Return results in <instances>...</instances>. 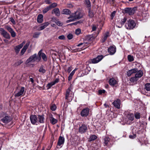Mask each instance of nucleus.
Here are the masks:
<instances>
[{
  "mask_svg": "<svg viewBox=\"0 0 150 150\" xmlns=\"http://www.w3.org/2000/svg\"><path fill=\"white\" fill-rule=\"evenodd\" d=\"M85 2L87 5V6L90 7L91 6V3L89 0H85Z\"/></svg>",
  "mask_w": 150,
  "mask_h": 150,
  "instance_id": "37998d69",
  "label": "nucleus"
},
{
  "mask_svg": "<svg viewBox=\"0 0 150 150\" xmlns=\"http://www.w3.org/2000/svg\"><path fill=\"white\" fill-rule=\"evenodd\" d=\"M30 119L31 123L33 125H38V116L35 115H31Z\"/></svg>",
  "mask_w": 150,
  "mask_h": 150,
  "instance_id": "1a4fd4ad",
  "label": "nucleus"
},
{
  "mask_svg": "<svg viewBox=\"0 0 150 150\" xmlns=\"http://www.w3.org/2000/svg\"><path fill=\"white\" fill-rule=\"evenodd\" d=\"M112 104L117 109L120 108V101L119 99H117L112 103Z\"/></svg>",
  "mask_w": 150,
  "mask_h": 150,
  "instance_id": "a211bd4d",
  "label": "nucleus"
},
{
  "mask_svg": "<svg viewBox=\"0 0 150 150\" xmlns=\"http://www.w3.org/2000/svg\"><path fill=\"white\" fill-rule=\"evenodd\" d=\"M129 138L131 139H133L136 137V135L134 134L133 135H130L129 136Z\"/></svg>",
  "mask_w": 150,
  "mask_h": 150,
  "instance_id": "052dcab7",
  "label": "nucleus"
},
{
  "mask_svg": "<svg viewBox=\"0 0 150 150\" xmlns=\"http://www.w3.org/2000/svg\"><path fill=\"white\" fill-rule=\"evenodd\" d=\"M43 16L41 14H39L37 17V21L38 23H41L43 21Z\"/></svg>",
  "mask_w": 150,
  "mask_h": 150,
  "instance_id": "393cba45",
  "label": "nucleus"
},
{
  "mask_svg": "<svg viewBox=\"0 0 150 150\" xmlns=\"http://www.w3.org/2000/svg\"><path fill=\"white\" fill-rule=\"evenodd\" d=\"M72 70V67H71L70 66L68 67V69L67 70V72H68V73H69Z\"/></svg>",
  "mask_w": 150,
  "mask_h": 150,
  "instance_id": "680f3d73",
  "label": "nucleus"
},
{
  "mask_svg": "<svg viewBox=\"0 0 150 150\" xmlns=\"http://www.w3.org/2000/svg\"><path fill=\"white\" fill-rule=\"evenodd\" d=\"M125 115L127 120L132 121L134 119V115L132 113L126 112L125 113Z\"/></svg>",
  "mask_w": 150,
  "mask_h": 150,
  "instance_id": "423d86ee",
  "label": "nucleus"
},
{
  "mask_svg": "<svg viewBox=\"0 0 150 150\" xmlns=\"http://www.w3.org/2000/svg\"><path fill=\"white\" fill-rule=\"evenodd\" d=\"M73 6V5L71 4H67V7L68 8H72Z\"/></svg>",
  "mask_w": 150,
  "mask_h": 150,
  "instance_id": "338daca9",
  "label": "nucleus"
},
{
  "mask_svg": "<svg viewBox=\"0 0 150 150\" xmlns=\"http://www.w3.org/2000/svg\"><path fill=\"white\" fill-rule=\"evenodd\" d=\"M110 138L108 137H105L104 139V143L106 145H107L110 141Z\"/></svg>",
  "mask_w": 150,
  "mask_h": 150,
  "instance_id": "c9c22d12",
  "label": "nucleus"
},
{
  "mask_svg": "<svg viewBox=\"0 0 150 150\" xmlns=\"http://www.w3.org/2000/svg\"><path fill=\"white\" fill-rule=\"evenodd\" d=\"M44 1L46 4H49L51 3L50 0H45Z\"/></svg>",
  "mask_w": 150,
  "mask_h": 150,
  "instance_id": "bf43d9fd",
  "label": "nucleus"
},
{
  "mask_svg": "<svg viewBox=\"0 0 150 150\" xmlns=\"http://www.w3.org/2000/svg\"><path fill=\"white\" fill-rule=\"evenodd\" d=\"M30 44V42L28 41L27 42L26 44L24 46L23 48L25 49L26 50V49H27L28 47L29 46V45Z\"/></svg>",
  "mask_w": 150,
  "mask_h": 150,
  "instance_id": "a18cd8bd",
  "label": "nucleus"
},
{
  "mask_svg": "<svg viewBox=\"0 0 150 150\" xmlns=\"http://www.w3.org/2000/svg\"><path fill=\"white\" fill-rule=\"evenodd\" d=\"M109 33L108 32H106L104 34V37H105L106 39H107L108 37L109 36Z\"/></svg>",
  "mask_w": 150,
  "mask_h": 150,
  "instance_id": "4d7b16f0",
  "label": "nucleus"
},
{
  "mask_svg": "<svg viewBox=\"0 0 150 150\" xmlns=\"http://www.w3.org/2000/svg\"><path fill=\"white\" fill-rule=\"evenodd\" d=\"M23 62L21 60H19L15 63V65L16 66H18V65H19L20 64H21V63H22Z\"/></svg>",
  "mask_w": 150,
  "mask_h": 150,
  "instance_id": "c03bdc74",
  "label": "nucleus"
},
{
  "mask_svg": "<svg viewBox=\"0 0 150 150\" xmlns=\"http://www.w3.org/2000/svg\"><path fill=\"white\" fill-rule=\"evenodd\" d=\"M71 13L70 11L68 9H64L62 11V13L64 14L68 15Z\"/></svg>",
  "mask_w": 150,
  "mask_h": 150,
  "instance_id": "cd10ccee",
  "label": "nucleus"
},
{
  "mask_svg": "<svg viewBox=\"0 0 150 150\" xmlns=\"http://www.w3.org/2000/svg\"><path fill=\"white\" fill-rule=\"evenodd\" d=\"M57 108V107L56 105L54 104H53L50 106L51 110L53 111H54L56 110Z\"/></svg>",
  "mask_w": 150,
  "mask_h": 150,
  "instance_id": "4c0bfd02",
  "label": "nucleus"
},
{
  "mask_svg": "<svg viewBox=\"0 0 150 150\" xmlns=\"http://www.w3.org/2000/svg\"><path fill=\"white\" fill-rule=\"evenodd\" d=\"M40 34V33L36 32L35 33L33 36V37L34 38H38Z\"/></svg>",
  "mask_w": 150,
  "mask_h": 150,
  "instance_id": "79ce46f5",
  "label": "nucleus"
},
{
  "mask_svg": "<svg viewBox=\"0 0 150 150\" xmlns=\"http://www.w3.org/2000/svg\"><path fill=\"white\" fill-rule=\"evenodd\" d=\"M98 25H93L92 26V31H96L97 29V28L98 27Z\"/></svg>",
  "mask_w": 150,
  "mask_h": 150,
  "instance_id": "ea45409f",
  "label": "nucleus"
},
{
  "mask_svg": "<svg viewBox=\"0 0 150 150\" xmlns=\"http://www.w3.org/2000/svg\"><path fill=\"white\" fill-rule=\"evenodd\" d=\"M0 33L4 38L6 39H10L11 37L9 34L3 28H0Z\"/></svg>",
  "mask_w": 150,
  "mask_h": 150,
  "instance_id": "6e6552de",
  "label": "nucleus"
},
{
  "mask_svg": "<svg viewBox=\"0 0 150 150\" xmlns=\"http://www.w3.org/2000/svg\"><path fill=\"white\" fill-rule=\"evenodd\" d=\"M134 116L136 119H139L141 117L140 113L138 112H136L134 113Z\"/></svg>",
  "mask_w": 150,
  "mask_h": 150,
  "instance_id": "473e14b6",
  "label": "nucleus"
},
{
  "mask_svg": "<svg viewBox=\"0 0 150 150\" xmlns=\"http://www.w3.org/2000/svg\"><path fill=\"white\" fill-rule=\"evenodd\" d=\"M117 82L116 80L113 78L110 79L109 81V84L112 86H114L117 84Z\"/></svg>",
  "mask_w": 150,
  "mask_h": 150,
  "instance_id": "5701e85b",
  "label": "nucleus"
},
{
  "mask_svg": "<svg viewBox=\"0 0 150 150\" xmlns=\"http://www.w3.org/2000/svg\"><path fill=\"white\" fill-rule=\"evenodd\" d=\"M103 58L102 55H98L96 58H93L91 59L92 63L93 64H96L100 62Z\"/></svg>",
  "mask_w": 150,
  "mask_h": 150,
  "instance_id": "ddd939ff",
  "label": "nucleus"
},
{
  "mask_svg": "<svg viewBox=\"0 0 150 150\" xmlns=\"http://www.w3.org/2000/svg\"><path fill=\"white\" fill-rule=\"evenodd\" d=\"M37 55L36 54H35L31 56L26 61V62L28 63L30 62H34L36 61L37 62Z\"/></svg>",
  "mask_w": 150,
  "mask_h": 150,
  "instance_id": "9b49d317",
  "label": "nucleus"
},
{
  "mask_svg": "<svg viewBox=\"0 0 150 150\" xmlns=\"http://www.w3.org/2000/svg\"><path fill=\"white\" fill-rule=\"evenodd\" d=\"M3 117H4L1 119V121L3 123H7L11 121V118L9 116L4 114Z\"/></svg>",
  "mask_w": 150,
  "mask_h": 150,
  "instance_id": "f8f14e48",
  "label": "nucleus"
},
{
  "mask_svg": "<svg viewBox=\"0 0 150 150\" xmlns=\"http://www.w3.org/2000/svg\"><path fill=\"white\" fill-rule=\"evenodd\" d=\"M108 52L111 55L114 54L116 52V48L115 46H110L108 49Z\"/></svg>",
  "mask_w": 150,
  "mask_h": 150,
  "instance_id": "2eb2a0df",
  "label": "nucleus"
},
{
  "mask_svg": "<svg viewBox=\"0 0 150 150\" xmlns=\"http://www.w3.org/2000/svg\"><path fill=\"white\" fill-rule=\"evenodd\" d=\"M88 129L87 125L84 124H82L79 125V127L78 130L79 132L81 134L86 132Z\"/></svg>",
  "mask_w": 150,
  "mask_h": 150,
  "instance_id": "7ed1b4c3",
  "label": "nucleus"
},
{
  "mask_svg": "<svg viewBox=\"0 0 150 150\" xmlns=\"http://www.w3.org/2000/svg\"><path fill=\"white\" fill-rule=\"evenodd\" d=\"M24 90L25 88L24 87H21L18 93L15 94V96L19 97L22 96L24 92Z\"/></svg>",
  "mask_w": 150,
  "mask_h": 150,
  "instance_id": "6ab92c4d",
  "label": "nucleus"
},
{
  "mask_svg": "<svg viewBox=\"0 0 150 150\" xmlns=\"http://www.w3.org/2000/svg\"><path fill=\"white\" fill-rule=\"evenodd\" d=\"M26 50L23 48L21 52V55H23V54H24Z\"/></svg>",
  "mask_w": 150,
  "mask_h": 150,
  "instance_id": "6e6d98bb",
  "label": "nucleus"
},
{
  "mask_svg": "<svg viewBox=\"0 0 150 150\" xmlns=\"http://www.w3.org/2000/svg\"><path fill=\"white\" fill-rule=\"evenodd\" d=\"M127 58L129 62H132L134 60V58L133 56L131 55H128Z\"/></svg>",
  "mask_w": 150,
  "mask_h": 150,
  "instance_id": "72a5a7b5",
  "label": "nucleus"
},
{
  "mask_svg": "<svg viewBox=\"0 0 150 150\" xmlns=\"http://www.w3.org/2000/svg\"><path fill=\"white\" fill-rule=\"evenodd\" d=\"M126 20L127 18L125 17L123 19H122L121 20V21L120 22V23L122 25H123L124 24V23L126 21Z\"/></svg>",
  "mask_w": 150,
  "mask_h": 150,
  "instance_id": "a19ab883",
  "label": "nucleus"
},
{
  "mask_svg": "<svg viewBox=\"0 0 150 150\" xmlns=\"http://www.w3.org/2000/svg\"><path fill=\"white\" fill-rule=\"evenodd\" d=\"M56 23L59 26H61L63 25V23H61L60 21H57L56 22Z\"/></svg>",
  "mask_w": 150,
  "mask_h": 150,
  "instance_id": "09e8293b",
  "label": "nucleus"
},
{
  "mask_svg": "<svg viewBox=\"0 0 150 150\" xmlns=\"http://www.w3.org/2000/svg\"><path fill=\"white\" fill-rule=\"evenodd\" d=\"M49 24V23L48 22H46L41 24L38 30H41L44 29Z\"/></svg>",
  "mask_w": 150,
  "mask_h": 150,
  "instance_id": "b1692460",
  "label": "nucleus"
},
{
  "mask_svg": "<svg viewBox=\"0 0 150 150\" xmlns=\"http://www.w3.org/2000/svg\"><path fill=\"white\" fill-rule=\"evenodd\" d=\"M106 39H107L104 37V38L101 40V42H104L105 41Z\"/></svg>",
  "mask_w": 150,
  "mask_h": 150,
  "instance_id": "774afa93",
  "label": "nucleus"
},
{
  "mask_svg": "<svg viewBox=\"0 0 150 150\" xmlns=\"http://www.w3.org/2000/svg\"><path fill=\"white\" fill-rule=\"evenodd\" d=\"M138 71L136 68H134L129 70L127 72V75L128 76H130L132 74L135 73Z\"/></svg>",
  "mask_w": 150,
  "mask_h": 150,
  "instance_id": "4be33fe9",
  "label": "nucleus"
},
{
  "mask_svg": "<svg viewBox=\"0 0 150 150\" xmlns=\"http://www.w3.org/2000/svg\"><path fill=\"white\" fill-rule=\"evenodd\" d=\"M88 15L91 18H92L94 16L93 13L90 11V9L88 12Z\"/></svg>",
  "mask_w": 150,
  "mask_h": 150,
  "instance_id": "49530a36",
  "label": "nucleus"
},
{
  "mask_svg": "<svg viewBox=\"0 0 150 150\" xmlns=\"http://www.w3.org/2000/svg\"><path fill=\"white\" fill-rule=\"evenodd\" d=\"M67 38L69 40L72 39L73 38V35L71 33H69L67 35Z\"/></svg>",
  "mask_w": 150,
  "mask_h": 150,
  "instance_id": "864d4df0",
  "label": "nucleus"
},
{
  "mask_svg": "<svg viewBox=\"0 0 150 150\" xmlns=\"http://www.w3.org/2000/svg\"><path fill=\"white\" fill-rule=\"evenodd\" d=\"M10 21L13 24H15L16 23L15 22L14 19L13 18H10Z\"/></svg>",
  "mask_w": 150,
  "mask_h": 150,
  "instance_id": "e2e57ef3",
  "label": "nucleus"
},
{
  "mask_svg": "<svg viewBox=\"0 0 150 150\" xmlns=\"http://www.w3.org/2000/svg\"><path fill=\"white\" fill-rule=\"evenodd\" d=\"M83 14L81 13L79 11H76L71 14L70 16L68 18V19H70L67 20L66 22L67 23H69L74 21L77 19L81 18Z\"/></svg>",
  "mask_w": 150,
  "mask_h": 150,
  "instance_id": "f257e3e1",
  "label": "nucleus"
},
{
  "mask_svg": "<svg viewBox=\"0 0 150 150\" xmlns=\"http://www.w3.org/2000/svg\"><path fill=\"white\" fill-rule=\"evenodd\" d=\"M87 43H79V44H78L77 45V46L78 47H80L82 45H83V47H85L87 45Z\"/></svg>",
  "mask_w": 150,
  "mask_h": 150,
  "instance_id": "3c124183",
  "label": "nucleus"
},
{
  "mask_svg": "<svg viewBox=\"0 0 150 150\" xmlns=\"http://www.w3.org/2000/svg\"><path fill=\"white\" fill-rule=\"evenodd\" d=\"M74 95V94L72 93L70 89L68 88L66 91V99L69 101H71L73 99Z\"/></svg>",
  "mask_w": 150,
  "mask_h": 150,
  "instance_id": "20e7f679",
  "label": "nucleus"
},
{
  "mask_svg": "<svg viewBox=\"0 0 150 150\" xmlns=\"http://www.w3.org/2000/svg\"><path fill=\"white\" fill-rule=\"evenodd\" d=\"M42 50H40L38 53V56L37 58V62H39L41 59V57L42 58L43 60L45 61L47 60V57L46 54L42 52Z\"/></svg>",
  "mask_w": 150,
  "mask_h": 150,
  "instance_id": "39448f33",
  "label": "nucleus"
},
{
  "mask_svg": "<svg viewBox=\"0 0 150 150\" xmlns=\"http://www.w3.org/2000/svg\"><path fill=\"white\" fill-rule=\"evenodd\" d=\"M5 28L10 33L12 37L14 38L16 36V34L15 32L10 26L8 25H6L5 26Z\"/></svg>",
  "mask_w": 150,
  "mask_h": 150,
  "instance_id": "4468645a",
  "label": "nucleus"
},
{
  "mask_svg": "<svg viewBox=\"0 0 150 150\" xmlns=\"http://www.w3.org/2000/svg\"><path fill=\"white\" fill-rule=\"evenodd\" d=\"M97 137L95 135H91L89 139V141L91 142L93 141L97 138Z\"/></svg>",
  "mask_w": 150,
  "mask_h": 150,
  "instance_id": "c756f323",
  "label": "nucleus"
},
{
  "mask_svg": "<svg viewBox=\"0 0 150 150\" xmlns=\"http://www.w3.org/2000/svg\"><path fill=\"white\" fill-rule=\"evenodd\" d=\"M59 79L57 78L55 79V80L54 81H52L50 83H48L47 84V89H50L52 86L55 85L56 83L59 82Z\"/></svg>",
  "mask_w": 150,
  "mask_h": 150,
  "instance_id": "dca6fc26",
  "label": "nucleus"
},
{
  "mask_svg": "<svg viewBox=\"0 0 150 150\" xmlns=\"http://www.w3.org/2000/svg\"><path fill=\"white\" fill-rule=\"evenodd\" d=\"M90 109L88 108H83L81 111L80 115L82 117H86L89 115Z\"/></svg>",
  "mask_w": 150,
  "mask_h": 150,
  "instance_id": "0eeeda50",
  "label": "nucleus"
},
{
  "mask_svg": "<svg viewBox=\"0 0 150 150\" xmlns=\"http://www.w3.org/2000/svg\"><path fill=\"white\" fill-rule=\"evenodd\" d=\"M137 73L135 75V76L137 78H138L141 77L143 75V73L142 70H139L137 72Z\"/></svg>",
  "mask_w": 150,
  "mask_h": 150,
  "instance_id": "bb28decb",
  "label": "nucleus"
},
{
  "mask_svg": "<svg viewBox=\"0 0 150 150\" xmlns=\"http://www.w3.org/2000/svg\"><path fill=\"white\" fill-rule=\"evenodd\" d=\"M49 119L50 122L53 125L55 124L57 122V120L54 118L52 114L50 115Z\"/></svg>",
  "mask_w": 150,
  "mask_h": 150,
  "instance_id": "aec40b11",
  "label": "nucleus"
},
{
  "mask_svg": "<svg viewBox=\"0 0 150 150\" xmlns=\"http://www.w3.org/2000/svg\"><path fill=\"white\" fill-rule=\"evenodd\" d=\"M52 21L53 22H55L56 23V22L57 20V19L55 18H52Z\"/></svg>",
  "mask_w": 150,
  "mask_h": 150,
  "instance_id": "0e129e2a",
  "label": "nucleus"
},
{
  "mask_svg": "<svg viewBox=\"0 0 150 150\" xmlns=\"http://www.w3.org/2000/svg\"><path fill=\"white\" fill-rule=\"evenodd\" d=\"M65 139L64 137L60 136L58 139L57 145L59 146L63 144L64 142Z\"/></svg>",
  "mask_w": 150,
  "mask_h": 150,
  "instance_id": "412c9836",
  "label": "nucleus"
},
{
  "mask_svg": "<svg viewBox=\"0 0 150 150\" xmlns=\"http://www.w3.org/2000/svg\"><path fill=\"white\" fill-rule=\"evenodd\" d=\"M116 13V11H114L112 13L111 15V16L112 17V19L115 16Z\"/></svg>",
  "mask_w": 150,
  "mask_h": 150,
  "instance_id": "5fc2aeb1",
  "label": "nucleus"
},
{
  "mask_svg": "<svg viewBox=\"0 0 150 150\" xmlns=\"http://www.w3.org/2000/svg\"><path fill=\"white\" fill-rule=\"evenodd\" d=\"M87 43H79V44H78L77 45V46L78 47H80L82 45H83V47H85L87 45Z\"/></svg>",
  "mask_w": 150,
  "mask_h": 150,
  "instance_id": "603ef678",
  "label": "nucleus"
},
{
  "mask_svg": "<svg viewBox=\"0 0 150 150\" xmlns=\"http://www.w3.org/2000/svg\"><path fill=\"white\" fill-rule=\"evenodd\" d=\"M38 124L40 123H43L45 121V117L44 115H38Z\"/></svg>",
  "mask_w": 150,
  "mask_h": 150,
  "instance_id": "f3484780",
  "label": "nucleus"
},
{
  "mask_svg": "<svg viewBox=\"0 0 150 150\" xmlns=\"http://www.w3.org/2000/svg\"><path fill=\"white\" fill-rule=\"evenodd\" d=\"M136 24L134 21L132 20H129L125 24V27L128 30L133 29L135 26Z\"/></svg>",
  "mask_w": 150,
  "mask_h": 150,
  "instance_id": "f03ea898",
  "label": "nucleus"
},
{
  "mask_svg": "<svg viewBox=\"0 0 150 150\" xmlns=\"http://www.w3.org/2000/svg\"><path fill=\"white\" fill-rule=\"evenodd\" d=\"M39 71L42 74H44L46 70L44 68L43 66H42L40 67L39 70Z\"/></svg>",
  "mask_w": 150,
  "mask_h": 150,
  "instance_id": "2f4dec72",
  "label": "nucleus"
},
{
  "mask_svg": "<svg viewBox=\"0 0 150 150\" xmlns=\"http://www.w3.org/2000/svg\"><path fill=\"white\" fill-rule=\"evenodd\" d=\"M52 13H54L57 16H59L60 15L59 9L57 8L54 9L52 11Z\"/></svg>",
  "mask_w": 150,
  "mask_h": 150,
  "instance_id": "a878e982",
  "label": "nucleus"
},
{
  "mask_svg": "<svg viewBox=\"0 0 150 150\" xmlns=\"http://www.w3.org/2000/svg\"><path fill=\"white\" fill-rule=\"evenodd\" d=\"M58 38L60 40H64L65 39V37L64 35H62L58 37Z\"/></svg>",
  "mask_w": 150,
  "mask_h": 150,
  "instance_id": "13d9d810",
  "label": "nucleus"
},
{
  "mask_svg": "<svg viewBox=\"0 0 150 150\" xmlns=\"http://www.w3.org/2000/svg\"><path fill=\"white\" fill-rule=\"evenodd\" d=\"M51 8L49 6H48L45 8L43 10V13L44 14L46 13L49 10H50Z\"/></svg>",
  "mask_w": 150,
  "mask_h": 150,
  "instance_id": "f704fd0d",
  "label": "nucleus"
},
{
  "mask_svg": "<svg viewBox=\"0 0 150 150\" xmlns=\"http://www.w3.org/2000/svg\"><path fill=\"white\" fill-rule=\"evenodd\" d=\"M137 80V78L135 76L134 77L131 78L130 79V81L132 83L136 82Z\"/></svg>",
  "mask_w": 150,
  "mask_h": 150,
  "instance_id": "e433bc0d",
  "label": "nucleus"
},
{
  "mask_svg": "<svg viewBox=\"0 0 150 150\" xmlns=\"http://www.w3.org/2000/svg\"><path fill=\"white\" fill-rule=\"evenodd\" d=\"M105 92V91L104 90H100L98 91V93L99 94L101 95L102 93H104Z\"/></svg>",
  "mask_w": 150,
  "mask_h": 150,
  "instance_id": "8fccbe9b",
  "label": "nucleus"
},
{
  "mask_svg": "<svg viewBox=\"0 0 150 150\" xmlns=\"http://www.w3.org/2000/svg\"><path fill=\"white\" fill-rule=\"evenodd\" d=\"M25 43V41H24L21 44H20L19 45L20 46V47H21L22 48V47H23V45Z\"/></svg>",
  "mask_w": 150,
  "mask_h": 150,
  "instance_id": "69168bd1",
  "label": "nucleus"
},
{
  "mask_svg": "<svg viewBox=\"0 0 150 150\" xmlns=\"http://www.w3.org/2000/svg\"><path fill=\"white\" fill-rule=\"evenodd\" d=\"M57 6V3H54L52 4L51 5H50V6H49V7H50L51 9L52 8H55Z\"/></svg>",
  "mask_w": 150,
  "mask_h": 150,
  "instance_id": "58836bf2",
  "label": "nucleus"
},
{
  "mask_svg": "<svg viewBox=\"0 0 150 150\" xmlns=\"http://www.w3.org/2000/svg\"><path fill=\"white\" fill-rule=\"evenodd\" d=\"M124 11L125 13H127L129 15H132L135 12V8H125Z\"/></svg>",
  "mask_w": 150,
  "mask_h": 150,
  "instance_id": "9d476101",
  "label": "nucleus"
},
{
  "mask_svg": "<svg viewBox=\"0 0 150 150\" xmlns=\"http://www.w3.org/2000/svg\"><path fill=\"white\" fill-rule=\"evenodd\" d=\"M144 88L148 91H150V83H147L144 86Z\"/></svg>",
  "mask_w": 150,
  "mask_h": 150,
  "instance_id": "7c9ffc66",
  "label": "nucleus"
},
{
  "mask_svg": "<svg viewBox=\"0 0 150 150\" xmlns=\"http://www.w3.org/2000/svg\"><path fill=\"white\" fill-rule=\"evenodd\" d=\"M81 32V30L79 28H78L76 30L75 33L77 35L79 34Z\"/></svg>",
  "mask_w": 150,
  "mask_h": 150,
  "instance_id": "de8ad7c7",
  "label": "nucleus"
},
{
  "mask_svg": "<svg viewBox=\"0 0 150 150\" xmlns=\"http://www.w3.org/2000/svg\"><path fill=\"white\" fill-rule=\"evenodd\" d=\"M21 48H22V47H20V46L19 45L15 47L14 49L16 54L18 53L20 51V49Z\"/></svg>",
  "mask_w": 150,
  "mask_h": 150,
  "instance_id": "c85d7f7f",
  "label": "nucleus"
}]
</instances>
